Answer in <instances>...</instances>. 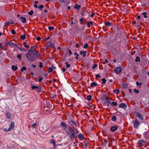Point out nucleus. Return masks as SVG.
<instances>
[{
    "mask_svg": "<svg viewBox=\"0 0 149 149\" xmlns=\"http://www.w3.org/2000/svg\"><path fill=\"white\" fill-rule=\"evenodd\" d=\"M26 70V68L25 66H23L21 69L22 72H23L25 70Z\"/></svg>",
    "mask_w": 149,
    "mask_h": 149,
    "instance_id": "obj_34",
    "label": "nucleus"
},
{
    "mask_svg": "<svg viewBox=\"0 0 149 149\" xmlns=\"http://www.w3.org/2000/svg\"><path fill=\"white\" fill-rule=\"evenodd\" d=\"M42 63L41 62H40L39 63V66L41 68H42L43 67V65H42Z\"/></svg>",
    "mask_w": 149,
    "mask_h": 149,
    "instance_id": "obj_48",
    "label": "nucleus"
},
{
    "mask_svg": "<svg viewBox=\"0 0 149 149\" xmlns=\"http://www.w3.org/2000/svg\"><path fill=\"white\" fill-rule=\"evenodd\" d=\"M94 15V13H92L91 15H90V16L91 17H93Z\"/></svg>",
    "mask_w": 149,
    "mask_h": 149,
    "instance_id": "obj_61",
    "label": "nucleus"
},
{
    "mask_svg": "<svg viewBox=\"0 0 149 149\" xmlns=\"http://www.w3.org/2000/svg\"><path fill=\"white\" fill-rule=\"evenodd\" d=\"M88 45L87 43H86L84 46V48L86 49L88 47Z\"/></svg>",
    "mask_w": 149,
    "mask_h": 149,
    "instance_id": "obj_41",
    "label": "nucleus"
},
{
    "mask_svg": "<svg viewBox=\"0 0 149 149\" xmlns=\"http://www.w3.org/2000/svg\"><path fill=\"white\" fill-rule=\"evenodd\" d=\"M12 68L14 71H15L17 69V67L16 66L12 65L11 67Z\"/></svg>",
    "mask_w": 149,
    "mask_h": 149,
    "instance_id": "obj_17",
    "label": "nucleus"
},
{
    "mask_svg": "<svg viewBox=\"0 0 149 149\" xmlns=\"http://www.w3.org/2000/svg\"><path fill=\"white\" fill-rule=\"evenodd\" d=\"M60 1L61 3H63L65 2V0H60Z\"/></svg>",
    "mask_w": 149,
    "mask_h": 149,
    "instance_id": "obj_57",
    "label": "nucleus"
},
{
    "mask_svg": "<svg viewBox=\"0 0 149 149\" xmlns=\"http://www.w3.org/2000/svg\"><path fill=\"white\" fill-rule=\"evenodd\" d=\"M97 83L95 82H93L91 83V85L92 87H93L94 86H96L97 85Z\"/></svg>",
    "mask_w": 149,
    "mask_h": 149,
    "instance_id": "obj_21",
    "label": "nucleus"
},
{
    "mask_svg": "<svg viewBox=\"0 0 149 149\" xmlns=\"http://www.w3.org/2000/svg\"><path fill=\"white\" fill-rule=\"evenodd\" d=\"M134 92L136 93H139V91L136 89H134Z\"/></svg>",
    "mask_w": 149,
    "mask_h": 149,
    "instance_id": "obj_50",
    "label": "nucleus"
},
{
    "mask_svg": "<svg viewBox=\"0 0 149 149\" xmlns=\"http://www.w3.org/2000/svg\"><path fill=\"white\" fill-rule=\"evenodd\" d=\"M114 71L117 74H118L122 71V69L120 67H117L115 68Z\"/></svg>",
    "mask_w": 149,
    "mask_h": 149,
    "instance_id": "obj_4",
    "label": "nucleus"
},
{
    "mask_svg": "<svg viewBox=\"0 0 149 149\" xmlns=\"http://www.w3.org/2000/svg\"><path fill=\"white\" fill-rule=\"evenodd\" d=\"M136 116H137L139 119L141 120H143V118L141 115L139 113H136Z\"/></svg>",
    "mask_w": 149,
    "mask_h": 149,
    "instance_id": "obj_14",
    "label": "nucleus"
},
{
    "mask_svg": "<svg viewBox=\"0 0 149 149\" xmlns=\"http://www.w3.org/2000/svg\"><path fill=\"white\" fill-rule=\"evenodd\" d=\"M117 104V102H112L111 103V104L112 105L114 106H116Z\"/></svg>",
    "mask_w": 149,
    "mask_h": 149,
    "instance_id": "obj_31",
    "label": "nucleus"
},
{
    "mask_svg": "<svg viewBox=\"0 0 149 149\" xmlns=\"http://www.w3.org/2000/svg\"><path fill=\"white\" fill-rule=\"evenodd\" d=\"M22 54H18L17 56V57L19 59H21Z\"/></svg>",
    "mask_w": 149,
    "mask_h": 149,
    "instance_id": "obj_27",
    "label": "nucleus"
},
{
    "mask_svg": "<svg viewBox=\"0 0 149 149\" xmlns=\"http://www.w3.org/2000/svg\"><path fill=\"white\" fill-rule=\"evenodd\" d=\"M53 70V69L52 68L49 67V70H48V71L49 72L51 73L52 71Z\"/></svg>",
    "mask_w": 149,
    "mask_h": 149,
    "instance_id": "obj_36",
    "label": "nucleus"
},
{
    "mask_svg": "<svg viewBox=\"0 0 149 149\" xmlns=\"http://www.w3.org/2000/svg\"><path fill=\"white\" fill-rule=\"evenodd\" d=\"M66 69L65 68H63L62 69V71L63 72H64L65 71Z\"/></svg>",
    "mask_w": 149,
    "mask_h": 149,
    "instance_id": "obj_58",
    "label": "nucleus"
},
{
    "mask_svg": "<svg viewBox=\"0 0 149 149\" xmlns=\"http://www.w3.org/2000/svg\"><path fill=\"white\" fill-rule=\"evenodd\" d=\"M78 138L80 140H83L84 138V135L81 134H79L78 136Z\"/></svg>",
    "mask_w": 149,
    "mask_h": 149,
    "instance_id": "obj_11",
    "label": "nucleus"
},
{
    "mask_svg": "<svg viewBox=\"0 0 149 149\" xmlns=\"http://www.w3.org/2000/svg\"><path fill=\"white\" fill-rule=\"evenodd\" d=\"M116 117L115 116H113L112 117V120L113 122H115L116 121Z\"/></svg>",
    "mask_w": 149,
    "mask_h": 149,
    "instance_id": "obj_16",
    "label": "nucleus"
},
{
    "mask_svg": "<svg viewBox=\"0 0 149 149\" xmlns=\"http://www.w3.org/2000/svg\"><path fill=\"white\" fill-rule=\"evenodd\" d=\"M83 18H81V19H79V21H80V22H82L83 21Z\"/></svg>",
    "mask_w": 149,
    "mask_h": 149,
    "instance_id": "obj_62",
    "label": "nucleus"
},
{
    "mask_svg": "<svg viewBox=\"0 0 149 149\" xmlns=\"http://www.w3.org/2000/svg\"><path fill=\"white\" fill-rule=\"evenodd\" d=\"M74 55H76L77 56H79V54H77L76 53V52H75L74 53Z\"/></svg>",
    "mask_w": 149,
    "mask_h": 149,
    "instance_id": "obj_59",
    "label": "nucleus"
},
{
    "mask_svg": "<svg viewBox=\"0 0 149 149\" xmlns=\"http://www.w3.org/2000/svg\"><path fill=\"white\" fill-rule=\"evenodd\" d=\"M119 107H121V108H123L125 109V108H127V106L125 104L122 103H121L119 105Z\"/></svg>",
    "mask_w": 149,
    "mask_h": 149,
    "instance_id": "obj_9",
    "label": "nucleus"
},
{
    "mask_svg": "<svg viewBox=\"0 0 149 149\" xmlns=\"http://www.w3.org/2000/svg\"><path fill=\"white\" fill-rule=\"evenodd\" d=\"M134 127L136 129L138 128V125H139V123L137 120L134 121Z\"/></svg>",
    "mask_w": 149,
    "mask_h": 149,
    "instance_id": "obj_5",
    "label": "nucleus"
},
{
    "mask_svg": "<svg viewBox=\"0 0 149 149\" xmlns=\"http://www.w3.org/2000/svg\"><path fill=\"white\" fill-rule=\"evenodd\" d=\"M74 8L75 9H77L78 10H79V8L81 7V6L80 5H77L76 4L75 6H74Z\"/></svg>",
    "mask_w": 149,
    "mask_h": 149,
    "instance_id": "obj_18",
    "label": "nucleus"
},
{
    "mask_svg": "<svg viewBox=\"0 0 149 149\" xmlns=\"http://www.w3.org/2000/svg\"><path fill=\"white\" fill-rule=\"evenodd\" d=\"M71 122L74 124L76 127L77 126V123L75 121H71Z\"/></svg>",
    "mask_w": 149,
    "mask_h": 149,
    "instance_id": "obj_47",
    "label": "nucleus"
},
{
    "mask_svg": "<svg viewBox=\"0 0 149 149\" xmlns=\"http://www.w3.org/2000/svg\"><path fill=\"white\" fill-rule=\"evenodd\" d=\"M25 35L24 34L23 35H22L21 36V38L23 40L25 39Z\"/></svg>",
    "mask_w": 149,
    "mask_h": 149,
    "instance_id": "obj_33",
    "label": "nucleus"
},
{
    "mask_svg": "<svg viewBox=\"0 0 149 149\" xmlns=\"http://www.w3.org/2000/svg\"><path fill=\"white\" fill-rule=\"evenodd\" d=\"M96 77L97 78H98L99 77L100 78H101V77L99 74H97L96 76Z\"/></svg>",
    "mask_w": 149,
    "mask_h": 149,
    "instance_id": "obj_51",
    "label": "nucleus"
},
{
    "mask_svg": "<svg viewBox=\"0 0 149 149\" xmlns=\"http://www.w3.org/2000/svg\"><path fill=\"white\" fill-rule=\"evenodd\" d=\"M97 66V64H95L93 65L92 66V68L93 69H95V68H96Z\"/></svg>",
    "mask_w": 149,
    "mask_h": 149,
    "instance_id": "obj_44",
    "label": "nucleus"
},
{
    "mask_svg": "<svg viewBox=\"0 0 149 149\" xmlns=\"http://www.w3.org/2000/svg\"><path fill=\"white\" fill-rule=\"evenodd\" d=\"M15 126V123L13 122H12L9 126V128L8 129V130H11L13 129Z\"/></svg>",
    "mask_w": 149,
    "mask_h": 149,
    "instance_id": "obj_6",
    "label": "nucleus"
},
{
    "mask_svg": "<svg viewBox=\"0 0 149 149\" xmlns=\"http://www.w3.org/2000/svg\"><path fill=\"white\" fill-rule=\"evenodd\" d=\"M14 23L13 21V20H12L11 21L9 22H6V24L5 26H6V25L7 24H11Z\"/></svg>",
    "mask_w": 149,
    "mask_h": 149,
    "instance_id": "obj_19",
    "label": "nucleus"
},
{
    "mask_svg": "<svg viewBox=\"0 0 149 149\" xmlns=\"http://www.w3.org/2000/svg\"><path fill=\"white\" fill-rule=\"evenodd\" d=\"M118 128V126H112L110 129V130L112 132H113L116 130Z\"/></svg>",
    "mask_w": 149,
    "mask_h": 149,
    "instance_id": "obj_7",
    "label": "nucleus"
},
{
    "mask_svg": "<svg viewBox=\"0 0 149 149\" xmlns=\"http://www.w3.org/2000/svg\"><path fill=\"white\" fill-rule=\"evenodd\" d=\"M33 13V10H31L28 13V14L30 15H32Z\"/></svg>",
    "mask_w": 149,
    "mask_h": 149,
    "instance_id": "obj_38",
    "label": "nucleus"
},
{
    "mask_svg": "<svg viewBox=\"0 0 149 149\" xmlns=\"http://www.w3.org/2000/svg\"><path fill=\"white\" fill-rule=\"evenodd\" d=\"M102 83L103 84H105L106 81V80L105 79V78H103L102 79Z\"/></svg>",
    "mask_w": 149,
    "mask_h": 149,
    "instance_id": "obj_37",
    "label": "nucleus"
},
{
    "mask_svg": "<svg viewBox=\"0 0 149 149\" xmlns=\"http://www.w3.org/2000/svg\"><path fill=\"white\" fill-rule=\"evenodd\" d=\"M86 51L83 52L81 51L80 52V54L81 55H83L84 57H85L86 55Z\"/></svg>",
    "mask_w": 149,
    "mask_h": 149,
    "instance_id": "obj_15",
    "label": "nucleus"
},
{
    "mask_svg": "<svg viewBox=\"0 0 149 149\" xmlns=\"http://www.w3.org/2000/svg\"><path fill=\"white\" fill-rule=\"evenodd\" d=\"M147 14V13L146 12H144L143 13V15H144V17L145 18H146L147 17V16L146 15Z\"/></svg>",
    "mask_w": 149,
    "mask_h": 149,
    "instance_id": "obj_45",
    "label": "nucleus"
},
{
    "mask_svg": "<svg viewBox=\"0 0 149 149\" xmlns=\"http://www.w3.org/2000/svg\"><path fill=\"white\" fill-rule=\"evenodd\" d=\"M11 113L9 112H7L6 114V117L8 118H9L10 116Z\"/></svg>",
    "mask_w": 149,
    "mask_h": 149,
    "instance_id": "obj_22",
    "label": "nucleus"
},
{
    "mask_svg": "<svg viewBox=\"0 0 149 149\" xmlns=\"http://www.w3.org/2000/svg\"><path fill=\"white\" fill-rule=\"evenodd\" d=\"M136 62H140V58L138 56H136V59L135 60Z\"/></svg>",
    "mask_w": 149,
    "mask_h": 149,
    "instance_id": "obj_32",
    "label": "nucleus"
},
{
    "mask_svg": "<svg viewBox=\"0 0 149 149\" xmlns=\"http://www.w3.org/2000/svg\"><path fill=\"white\" fill-rule=\"evenodd\" d=\"M34 6L36 8H37L38 7V6L36 5H34Z\"/></svg>",
    "mask_w": 149,
    "mask_h": 149,
    "instance_id": "obj_63",
    "label": "nucleus"
},
{
    "mask_svg": "<svg viewBox=\"0 0 149 149\" xmlns=\"http://www.w3.org/2000/svg\"><path fill=\"white\" fill-rule=\"evenodd\" d=\"M43 79V78L42 77H40L38 80V81L39 82H40Z\"/></svg>",
    "mask_w": 149,
    "mask_h": 149,
    "instance_id": "obj_56",
    "label": "nucleus"
},
{
    "mask_svg": "<svg viewBox=\"0 0 149 149\" xmlns=\"http://www.w3.org/2000/svg\"><path fill=\"white\" fill-rule=\"evenodd\" d=\"M148 132L147 131H146V132H145L144 133V135L145 136V135H147L148 134Z\"/></svg>",
    "mask_w": 149,
    "mask_h": 149,
    "instance_id": "obj_55",
    "label": "nucleus"
},
{
    "mask_svg": "<svg viewBox=\"0 0 149 149\" xmlns=\"http://www.w3.org/2000/svg\"><path fill=\"white\" fill-rule=\"evenodd\" d=\"M108 61H107V59H105V61L103 62V63L105 64L106 63H108Z\"/></svg>",
    "mask_w": 149,
    "mask_h": 149,
    "instance_id": "obj_54",
    "label": "nucleus"
},
{
    "mask_svg": "<svg viewBox=\"0 0 149 149\" xmlns=\"http://www.w3.org/2000/svg\"><path fill=\"white\" fill-rule=\"evenodd\" d=\"M44 6L43 5H41L38 7V8L40 10H42V8H43Z\"/></svg>",
    "mask_w": 149,
    "mask_h": 149,
    "instance_id": "obj_43",
    "label": "nucleus"
},
{
    "mask_svg": "<svg viewBox=\"0 0 149 149\" xmlns=\"http://www.w3.org/2000/svg\"><path fill=\"white\" fill-rule=\"evenodd\" d=\"M10 130H8H8H7L6 129H3V131H4V132H8V131H9Z\"/></svg>",
    "mask_w": 149,
    "mask_h": 149,
    "instance_id": "obj_60",
    "label": "nucleus"
},
{
    "mask_svg": "<svg viewBox=\"0 0 149 149\" xmlns=\"http://www.w3.org/2000/svg\"><path fill=\"white\" fill-rule=\"evenodd\" d=\"M136 84L137 86H139V85L141 86V83H139L138 81L136 82Z\"/></svg>",
    "mask_w": 149,
    "mask_h": 149,
    "instance_id": "obj_42",
    "label": "nucleus"
},
{
    "mask_svg": "<svg viewBox=\"0 0 149 149\" xmlns=\"http://www.w3.org/2000/svg\"><path fill=\"white\" fill-rule=\"evenodd\" d=\"M11 32L12 33V34L13 35L15 34V32L14 29H12L11 30Z\"/></svg>",
    "mask_w": 149,
    "mask_h": 149,
    "instance_id": "obj_46",
    "label": "nucleus"
},
{
    "mask_svg": "<svg viewBox=\"0 0 149 149\" xmlns=\"http://www.w3.org/2000/svg\"><path fill=\"white\" fill-rule=\"evenodd\" d=\"M144 140H140L138 141V144L140 145L141 146H143L144 145Z\"/></svg>",
    "mask_w": 149,
    "mask_h": 149,
    "instance_id": "obj_10",
    "label": "nucleus"
},
{
    "mask_svg": "<svg viewBox=\"0 0 149 149\" xmlns=\"http://www.w3.org/2000/svg\"><path fill=\"white\" fill-rule=\"evenodd\" d=\"M34 47L33 46H32L31 47V50L29 51L28 53H32L33 55L36 56L38 57V52H35L33 50V49Z\"/></svg>",
    "mask_w": 149,
    "mask_h": 149,
    "instance_id": "obj_3",
    "label": "nucleus"
},
{
    "mask_svg": "<svg viewBox=\"0 0 149 149\" xmlns=\"http://www.w3.org/2000/svg\"><path fill=\"white\" fill-rule=\"evenodd\" d=\"M119 90L117 89H116L113 91V92L116 94H118L119 93Z\"/></svg>",
    "mask_w": 149,
    "mask_h": 149,
    "instance_id": "obj_28",
    "label": "nucleus"
},
{
    "mask_svg": "<svg viewBox=\"0 0 149 149\" xmlns=\"http://www.w3.org/2000/svg\"><path fill=\"white\" fill-rule=\"evenodd\" d=\"M111 99L110 98V99L109 100H108L107 98L106 99V100H107V101H106V102L104 103V104L105 105H109V104H110L111 102L110 101V100Z\"/></svg>",
    "mask_w": 149,
    "mask_h": 149,
    "instance_id": "obj_13",
    "label": "nucleus"
},
{
    "mask_svg": "<svg viewBox=\"0 0 149 149\" xmlns=\"http://www.w3.org/2000/svg\"><path fill=\"white\" fill-rule=\"evenodd\" d=\"M48 29L49 30H53L54 29V28L52 26H50L48 27Z\"/></svg>",
    "mask_w": 149,
    "mask_h": 149,
    "instance_id": "obj_40",
    "label": "nucleus"
},
{
    "mask_svg": "<svg viewBox=\"0 0 149 149\" xmlns=\"http://www.w3.org/2000/svg\"><path fill=\"white\" fill-rule=\"evenodd\" d=\"M60 125L63 128V129L64 130H65L67 128V126L66 124L64 122H61L60 124Z\"/></svg>",
    "mask_w": 149,
    "mask_h": 149,
    "instance_id": "obj_8",
    "label": "nucleus"
},
{
    "mask_svg": "<svg viewBox=\"0 0 149 149\" xmlns=\"http://www.w3.org/2000/svg\"><path fill=\"white\" fill-rule=\"evenodd\" d=\"M87 24L88 27L89 28L91 26H92L93 25V23L92 22L90 21L89 22H88Z\"/></svg>",
    "mask_w": 149,
    "mask_h": 149,
    "instance_id": "obj_20",
    "label": "nucleus"
},
{
    "mask_svg": "<svg viewBox=\"0 0 149 149\" xmlns=\"http://www.w3.org/2000/svg\"><path fill=\"white\" fill-rule=\"evenodd\" d=\"M25 55L28 60L31 62H33L35 60V56H36L33 55L32 54H31V53L26 54Z\"/></svg>",
    "mask_w": 149,
    "mask_h": 149,
    "instance_id": "obj_2",
    "label": "nucleus"
},
{
    "mask_svg": "<svg viewBox=\"0 0 149 149\" xmlns=\"http://www.w3.org/2000/svg\"><path fill=\"white\" fill-rule=\"evenodd\" d=\"M105 25L108 27H109L111 25V24L109 22H107L105 23Z\"/></svg>",
    "mask_w": 149,
    "mask_h": 149,
    "instance_id": "obj_24",
    "label": "nucleus"
},
{
    "mask_svg": "<svg viewBox=\"0 0 149 149\" xmlns=\"http://www.w3.org/2000/svg\"><path fill=\"white\" fill-rule=\"evenodd\" d=\"M66 133L71 139L75 138L76 132L71 127H69L67 128Z\"/></svg>",
    "mask_w": 149,
    "mask_h": 149,
    "instance_id": "obj_1",
    "label": "nucleus"
},
{
    "mask_svg": "<svg viewBox=\"0 0 149 149\" xmlns=\"http://www.w3.org/2000/svg\"><path fill=\"white\" fill-rule=\"evenodd\" d=\"M50 143H51L53 144L54 146H55V142L53 140H52L50 141Z\"/></svg>",
    "mask_w": 149,
    "mask_h": 149,
    "instance_id": "obj_35",
    "label": "nucleus"
},
{
    "mask_svg": "<svg viewBox=\"0 0 149 149\" xmlns=\"http://www.w3.org/2000/svg\"><path fill=\"white\" fill-rule=\"evenodd\" d=\"M26 43L25 42H24L23 43V44L24 45V46L26 48H28L29 47V46L28 45H26Z\"/></svg>",
    "mask_w": 149,
    "mask_h": 149,
    "instance_id": "obj_39",
    "label": "nucleus"
},
{
    "mask_svg": "<svg viewBox=\"0 0 149 149\" xmlns=\"http://www.w3.org/2000/svg\"><path fill=\"white\" fill-rule=\"evenodd\" d=\"M32 66H33V68H35L36 67V65H32Z\"/></svg>",
    "mask_w": 149,
    "mask_h": 149,
    "instance_id": "obj_64",
    "label": "nucleus"
},
{
    "mask_svg": "<svg viewBox=\"0 0 149 149\" xmlns=\"http://www.w3.org/2000/svg\"><path fill=\"white\" fill-rule=\"evenodd\" d=\"M68 53H69V54H70V55H72V53L71 52V51L70 50V49H68Z\"/></svg>",
    "mask_w": 149,
    "mask_h": 149,
    "instance_id": "obj_53",
    "label": "nucleus"
},
{
    "mask_svg": "<svg viewBox=\"0 0 149 149\" xmlns=\"http://www.w3.org/2000/svg\"><path fill=\"white\" fill-rule=\"evenodd\" d=\"M92 99V96L91 95H88L87 97V100L89 101L91 100Z\"/></svg>",
    "mask_w": 149,
    "mask_h": 149,
    "instance_id": "obj_26",
    "label": "nucleus"
},
{
    "mask_svg": "<svg viewBox=\"0 0 149 149\" xmlns=\"http://www.w3.org/2000/svg\"><path fill=\"white\" fill-rule=\"evenodd\" d=\"M37 125L36 123H34L32 125V127L33 128H35Z\"/></svg>",
    "mask_w": 149,
    "mask_h": 149,
    "instance_id": "obj_49",
    "label": "nucleus"
},
{
    "mask_svg": "<svg viewBox=\"0 0 149 149\" xmlns=\"http://www.w3.org/2000/svg\"><path fill=\"white\" fill-rule=\"evenodd\" d=\"M65 64L66 65V67L67 68H69L70 67V64H68V62H66L65 63Z\"/></svg>",
    "mask_w": 149,
    "mask_h": 149,
    "instance_id": "obj_30",
    "label": "nucleus"
},
{
    "mask_svg": "<svg viewBox=\"0 0 149 149\" xmlns=\"http://www.w3.org/2000/svg\"><path fill=\"white\" fill-rule=\"evenodd\" d=\"M31 88L33 90H34L35 89H38V87L36 86H33L31 87Z\"/></svg>",
    "mask_w": 149,
    "mask_h": 149,
    "instance_id": "obj_29",
    "label": "nucleus"
},
{
    "mask_svg": "<svg viewBox=\"0 0 149 149\" xmlns=\"http://www.w3.org/2000/svg\"><path fill=\"white\" fill-rule=\"evenodd\" d=\"M127 86V84H122V88L124 89H125Z\"/></svg>",
    "mask_w": 149,
    "mask_h": 149,
    "instance_id": "obj_23",
    "label": "nucleus"
},
{
    "mask_svg": "<svg viewBox=\"0 0 149 149\" xmlns=\"http://www.w3.org/2000/svg\"><path fill=\"white\" fill-rule=\"evenodd\" d=\"M36 40L38 41H39L41 40V38L40 37L38 36L36 38Z\"/></svg>",
    "mask_w": 149,
    "mask_h": 149,
    "instance_id": "obj_52",
    "label": "nucleus"
},
{
    "mask_svg": "<svg viewBox=\"0 0 149 149\" xmlns=\"http://www.w3.org/2000/svg\"><path fill=\"white\" fill-rule=\"evenodd\" d=\"M20 21L22 22L23 23H25L26 21V19L23 17H21L20 18Z\"/></svg>",
    "mask_w": 149,
    "mask_h": 149,
    "instance_id": "obj_12",
    "label": "nucleus"
},
{
    "mask_svg": "<svg viewBox=\"0 0 149 149\" xmlns=\"http://www.w3.org/2000/svg\"><path fill=\"white\" fill-rule=\"evenodd\" d=\"M18 49L22 51H26V50L24 49L23 48L21 47H18Z\"/></svg>",
    "mask_w": 149,
    "mask_h": 149,
    "instance_id": "obj_25",
    "label": "nucleus"
}]
</instances>
